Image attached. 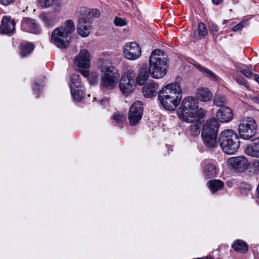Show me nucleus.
<instances>
[{"mask_svg":"<svg viewBox=\"0 0 259 259\" xmlns=\"http://www.w3.org/2000/svg\"><path fill=\"white\" fill-rule=\"evenodd\" d=\"M149 77L148 73L146 69H141L137 78L136 81L138 85H142L147 80Z\"/></svg>","mask_w":259,"mask_h":259,"instance_id":"31","label":"nucleus"},{"mask_svg":"<svg viewBox=\"0 0 259 259\" xmlns=\"http://www.w3.org/2000/svg\"><path fill=\"white\" fill-rule=\"evenodd\" d=\"M114 24L115 25L118 26H123L126 24V22L125 19L116 17L114 19Z\"/></svg>","mask_w":259,"mask_h":259,"instance_id":"39","label":"nucleus"},{"mask_svg":"<svg viewBox=\"0 0 259 259\" xmlns=\"http://www.w3.org/2000/svg\"><path fill=\"white\" fill-rule=\"evenodd\" d=\"M120 75L115 68L109 69V72L101 75V86L102 88L113 89L117 84Z\"/></svg>","mask_w":259,"mask_h":259,"instance_id":"9","label":"nucleus"},{"mask_svg":"<svg viewBox=\"0 0 259 259\" xmlns=\"http://www.w3.org/2000/svg\"><path fill=\"white\" fill-rule=\"evenodd\" d=\"M40 6L44 8L52 7L56 12L60 11L62 6V0H38Z\"/></svg>","mask_w":259,"mask_h":259,"instance_id":"22","label":"nucleus"},{"mask_svg":"<svg viewBox=\"0 0 259 259\" xmlns=\"http://www.w3.org/2000/svg\"><path fill=\"white\" fill-rule=\"evenodd\" d=\"M208 34V31L206 25L202 22L198 24V28L196 31L194 32V37L196 40L201 39L205 37Z\"/></svg>","mask_w":259,"mask_h":259,"instance_id":"25","label":"nucleus"},{"mask_svg":"<svg viewBox=\"0 0 259 259\" xmlns=\"http://www.w3.org/2000/svg\"><path fill=\"white\" fill-rule=\"evenodd\" d=\"M202 138L204 145L209 148H214L217 147V135L202 133Z\"/></svg>","mask_w":259,"mask_h":259,"instance_id":"24","label":"nucleus"},{"mask_svg":"<svg viewBox=\"0 0 259 259\" xmlns=\"http://www.w3.org/2000/svg\"><path fill=\"white\" fill-rule=\"evenodd\" d=\"M219 141L223 152L229 155L234 154L240 146V141L237 134L231 129L222 131L220 134Z\"/></svg>","mask_w":259,"mask_h":259,"instance_id":"6","label":"nucleus"},{"mask_svg":"<svg viewBox=\"0 0 259 259\" xmlns=\"http://www.w3.org/2000/svg\"><path fill=\"white\" fill-rule=\"evenodd\" d=\"M196 96L201 102H207L212 99V94L207 88H198L196 90Z\"/></svg>","mask_w":259,"mask_h":259,"instance_id":"23","label":"nucleus"},{"mask_svg":"<svg viewBox=\"0 0 259 259\" xmlns=\"http://www.w3.org/2000/svg\"><path fill=\"white\" fill-rule=\"evenodd\" d=\"M43 86V85L38 84V83H35V85L33 87V90L35 92H36L37 90H39L40 89V87Z\"/></svg>","mask_w":259,"mask_h":259,"instance_id":"47","label":"nucleus"},{"mask_svg":"<svg viewBox=\"0 0 259 259\" xmlns=\"http://www.w3.org/2000/svg\"><path fill=\"white\" fill-rule=\"evenodd\" d=\"M182 93L181 85L178 82L175 81L163 87L159 93L158 98L164 109L174 111L180 103Z\"/></svg>","mask_w":259,"mask_h":259,"instance_id":"1","label":"nucleus"},{"mask_svg":"<svg viewBox=\"0 0 259 259\" xmlns=\"http://www.w3.org/2000/svg\"><path fill=\"white\" fill-rule=\"evenodd\" d=\"M97 66L102 73L109 72V69L115 68L111 65V60L108 56L102 55L100 57L97 63Z\"/></svg>","mask_w":259,"mask_h":259,"instance_id":"20","label":"nucleus"},{"mask_svg":"<svg viewBox=\"0 0 259 259\" xmlns=\"http://www.w3.org/2000/svg\"><path fill=\"white\" fill-rule=\"evenodd\" d=\"M222 1V0H212V3L216 5L220 4Z\"/></svg>","mask_w":259,"mask_h":259,"instance_id":"49","label":"nucleus"},{"mask_svg":"<svg viewBox=\"0 0 259 259\" xmlns=\"http://www.w3.org/2000/svg\"><path fill=\"white\" fill-rule=\"evenodd\" d=\"M75 30L73 22L69 19L52 31L50 41L60 49L67 48L70 44L71 34Z\"/></svg>","mask_w":259,"mask_h":259,"instance_id":"4","label":"nucleus"},{"mask_svg":"<svg viewBox=\"0 0 259 259\" xmlns=\"http://www.w3.org/2000/svg\"><path fill=\"white\" fill-rule=\"evenodd\" d=\"M177 113L179 118L186 122H191L196 118H202L205 111L202 108H198V102L196 98L189 96L183 99Z\"/></svg>","mask_w":259,"mask_h":259,"instance_id":"2","label":"nucleus"},{"mask_svg":"<svg viewBox=\"0 0 259 259\" xmlns=\"http://www.w3.org/2000/svg\"><path fill=\"white\" fill-rule=\"evenodd\" d=\"M236 81L240 85H243L245 87L248 86L247 82L242 77L237 76L236 77Z\"/></svg>","mask_w":259,"mask_h":259,"instance_id":"42","label":"nucleus"},{"mask_svg":"<svg viewBox=\"0 0 259 259\" xmlns=\"http://www.w3.org/2000/svg\"><path fill=\"white\" fill-rule=\"evenodd\" d=\"M208 29L210 33L213 37H217L218 36V32L219 31V28L217 24L212 22L209 23Z\"/></svg>","mask_w":259,"mask_h":259,"instance_id":"38","label":"nucleus"},{"mask_svg":"<svg viewBox=\"0 0 259 259\" xmlns=\"http://www.w3.org/2000/svg\"><path fill=\"white\" fill-rule=\"evenodd\" d=\"M90 53L85 49L80 50L74 59L75 65L79 68L81 72L82 70L89 69L90 67Z\"/></svg>","mask_w":259,"mask_h":259,"instance_id":"12","label":"nucleus"},{"mask_svg":"<svg viewBox=\"0 0 259 259\" xmlns=\"http://www.w3.org/2000/svg\"><path fill=\"white\" fill-rule=\"evenodd\" d=\"M195 67L199 69L204 75L212 78H215L216 76L215 74L210 70L208 69L207 68H205V67H203L201 66V65L197 63L195 64Z\"/></svg>","mask_w":259,"mask_h":259,"instance_id":"36","label":"nucleus"},{"mask_svg":"<svg viewBox=\"0 0 259 259\" xmlns=\"http://www.w3.org/2000/svg\"><path fill=\"white\" fill-rule=\"evenodd\" d=\"M141 49L140 46L135 42H129L124 45L123 48L124 57L128 60H135L141 56Z\"/></svg>","mask_w":259,"mask_h":259,"instance_id":"10","label":"nucleus"},{"mask_svg":"<svg viewBox=\"0 0 259 259\" xmlns=\"http://www.w3.org/2000/svg\"><path fill=\"white\" fill-rule=\"evenodd\" d=\"M134 77L133 72L128 70L121 77L119 86L121 92L125 96L129 95L135 89Z\"/></svg>","mask_w":259,"mask_h":259,"instance_id":"8","label":"nucleus"},{"mask_svg":"<svg viewBox=\"0 0 259 259\" xmlns=\"http://www.w3.org/2000/svg\"><path fill=\"white\" fill-rule=\"evenodd\" d=\"M252 167L256 173H259V160H254L251 164Z\"/></svg>","mask_w":259,"mask_h":259,"instance_id":"41","label":"nucleus"},{"mask_svg":"<svg viewBox=\"0 0 259 259\" xmlns=\"http://www.w3.org/2000/svg\"><path fill=\"white\" fill-rule=\"evenodd\" d=\"M73 99L77 102H81L84 96V88H76L70 89Z\"/></svg>","mask_w":259,"mask_h":259,"instance_id":"27","label":"nucleus"},{"mask_svg":"<svg viewBox=\"0 0 259 259\" xmlns=\"http://www.w3.org/2000/svg\"><path fill=\"white\" fill-rule=\"evenodd\" d=\"M113 118L117 122H121L125 120V117L121 114H115L113 115Z\"/></svg>","mask_w":259,"mask_h":259,"instance_id":"40","label":"nucleus"},{"mask_svg":"<svg viewBox=\"0 0 259 259\" xmlns=\"http://www.w3.org/2000/svg\"><path fill=\"white\" fill-rule=\"evenodd\" d=\"M15 24L13 19L7 16H4L0 26V33L8 35L13 34L15 30Z\"/></svg>","mask_w":259,"mask_h":259,"instance_id":"14","label":"nucleus"},{"mask_svg":"<svg viewBox=\"0 0 259 259\" xmlns=\"http://www.w3.org/2000/svg\"><path fill=\"white\" fill-rule=\"evenodd\" d=\"M203 173L206 179L214 177L218 173L216 166L212 163H208L204 168Z\"/></svg>","mask_w":259,"mask_h":259,"instance_id":"26","label":"nucleus"},{"mask_svg":"<svg viewBox=\"0 0 259 259\" xmlns=\"http://www.w3.org/2000/svg\"><path fill=\"white\" fill-rule=\"evenodd\" d=\"M216 118L221 122H229L233 118L232 110L228 107H224L216 112Z\"/></svg>","mask_w":259,"mask_h":259,"instance_id":"17","label":"nucleus"},{"mask_svg":"<svg viewBox=\"0 0 259 259\" xmlns=\"http://www.w3.org/2000/svg\"><path fill=\"white\" fill-rule=\"evenodd\" d=\"M143 103L137 101L131 106L128 115L130 124L134 126L138 124L141 119L143 113Z\"/></svg>","mask_w":259,"mask_h":259,"instance_id":"11","label":"nucleus"},{"mask_svg":"<svg viewBox=\"0 0 259 259\" xmlns=\"http://www.w3.org/2000/svg\"><path fill=\"white\" fill-rule=\"evenodd\" d=\"M77 20V31L82 37L88 36L92 29L93 20L100 16V11L97 9H90L80 7L75 13Z\"/></svg>","mask_w":259,"mask_h":259,"instance_id":"3","label":"nucleus"},{"mask_svg":"<svg viewBox=\"0 0 259 259\" xmlns=\"http://www.w3.org/2000/svg\"><path fill=\"white\" fill-rule=\"evenodd\" d=\"M219 123L215 118L207 120L203 125L202 133L218 135Z\"/></svg>","mask_w":259,"mask_h":259,"instance_id":"19","label":"nucleus"},{"mask_svg":"<svg viewBox=\"0 0 259 259\" xmlns=\"http://www.w3.org/2000/svg\"><path fill=\"white\" fill-rule=\"evenodd\" d=\"M34 47L32 44L29 43L22 45L20 55L23 58L30 54L33 51Z\"/></svg>","mask_w":259,"mask_h":259,"instance_id":"32","label":"nucleus"},{"mask_svg":"<svg viewBox=\"0 0 259 259\" xmlns=\"http://www.w3.org/2000/svg\"><path fill=\"white\" fill-rule=\"evenodd\" d=\"M14 1V0H0L1 3L4 6H8Z\"/></svg>","mask_w":259,"mask_h":259,"instance_id":"46","label":"nucleus"},{"mask_svg":"<svg viewBox=\"0 0 259 259\" xmlns=\"http://www.w3.org/2000/svg\"><path fill=\"white\" fill-rule=\"evenodd\" d=\"M252 198L255 199L256 203L259 204V195H254Z\"/></svg>","mask_w":259,"mask_h":259,"instance_id":"48","label":"nucleus"},{"mask_svg":"<svg viewBox=\"0 0 259 259\" xmlns=\"http://www.w3.org/2000/svg\"><path fill=\"white\" fill-rule=\"evenodd\" d=\"M214 105L218 107L223 108L227 104V101L226 97L221 94H218L214 96L213 100Z\"/></svg>","mask_w":259,"mask_h":259,"instance_id":"33","label":"nucleus"},{"mask_svg":"<svg viewBox=\"0 0 259 259\" xmlns=\"http://www.w3.org/2000/svg\"><path fill=\"white\" fill-rule=\"evenodd\" d=\"M199 119L196 118L194 121L192 122V123L190 126V131L193 136H197L200 134V122Z\"/></svg>","mask_w":259,"mask_h":259,"instance_id":"34","label":"nucleus"},{"mask_svg":"<svg viewBox=\"0 0 259 259\" xmlns=\"http://www.w3.org/2000/svg\"><path fill=\"white\" fill-rule=\"evenodd\" d=\"M227 164L240 171H244L248 169L249 166L248 160L244 156L230 157L227 160Z\"/></svg>","mask_w":259,"mask_h":259,"instance_id":"13","label":"nucleus"},{"mask_svg":"<svg viewBox=\"0 0 259 259\" xmlns=\"http://www.w3.org/2000/svg\"><path fill=\"white\" fill-rule=\"evenodd\" d=\"M81 74L85 77H87L91 84H97L99 81V75L97 72H89V69L82 70Z\"/></svg>","mask_w":259,"mask_h":259,"instance_id":"28","label":"nucleus"},{"mask_svg":"<svg viewBox=\"0 0 259 259\" xmlns=\"http://www.w3.org/2000/svg\"><path fill=\"white\" fill-rule=\"evenodd\" d=\"M232 248L236 251L245 253L248 250L247 244L243 241L237 240L232 245Z\"/></svg>","mask_w":259,"mask_h":259,"instance_id":"30","label":"nucleus"},{"mask_svg":"<svg viewBox=\"0 0 259 259\" xmlns=\"http://www.w3.org/2000/svg\"><path fill=\"white\" fill-rule=\"evenodd\" d=\"M82 87H83V85L80 81V77L79 75L76 74H73L71 78L70 88H78Z\"/></svg>","mask_w":259,"mask_h":259,"instance_id":"35","label":"nucleus"},{"mask_svg":"<svg viewBox=\"0 0 259 259\" xmlns=\"http://www.w3.org/2000/svg\"><path fill=\"white\" fill-rule=\"evenodd\" d=\"M238 189L241 193H248L251 190L252 188L249 184L241 182L238 187Z\"/></svg>","mask_w":259,"mask_h":259,"instance_id":"37","label":"nucleus"},{"mask_svg":"<svg viewBox=\"0 0 259 259\" xmlns=\"http://www.w3.org/2000/svg\"><path fill=\"white\" fill-rule=\"evenodd\" d=\"M244 27V23L243 22H241V23L238 24L236 26H235L232 30L234 32L239 31L242 30V29Z\"/></svg>","mask_w":259,"mask_h":259,"instance_id":"43","label":"nucleus"},{"mask_svg":"<svg viewBox=\"0 0 259 259\" xmlns=\"http://www.w3.org/2000/svg\"><path fill=\"white\" fill-rule=\"evenodd\" d=\"M158 84L154 81H150L145 85L143 89L144 96L146 98H152L157 94V90L158 89Z\"/></svg>","mask_w":259,"mask_h":259,"instance_id":"21","label":"nucleus"},{"mask_svg":"<svg viewBox=\"0 0 259 259\" xmlns=\"http://www.w3.org/2000/svg\"><path fill=\"white\" fill-rule=\"evenodd\" d=\"M249 98L254 103L259 104V95L256 96L249 95Z\"/></svg>","mask_w":259,"mask_h":259,"instance_id":"45","label":"nucleus"},{"mask_svg":"<svg viewBox=\"0 0 259 259\" xmlns=\"http://www.w3.org/2000/svg\"><path fill=\"white\" fill-rule=\"evenodd\" d=\"M240 72L243 74H244L246 77H247L248 78H250L252 76V72L248 70L247 69H240Z\"/></svg>","mask_w":259,"mask_h":259,"instance_id":"44","label":"nucleus"},{"mask_svg":"<svg viewBox=\"0 0 259 259\" xmlns=\"http://www.w3.org/2000/svg\"><path fill=\"white\" fill-rule=\"evenodd\" d=\"M39 18L47 28H52L59 21V17L54 13H42L39 15Z\"/></svg>","mask_w":259,"mask_h":259,"instance_id":"15","label":"nucleus"},{"mask_svg":"<svg viewBox=\"0 0 259 259\" xmlns=\"http://www.w3.org/2000/svg\"><path fill=\"white\" fill-rule=\"evenodd\" d=\"M257 125L255 120L250 117H243L240 120L238 133L240 138L249 140L254 136L256 132Z\"/></svg>","mask_w":259,"mask_h":259,"instance_id":"7","label":"nucleus"},{"mask_svg":"<svg viewBox=\"0 0 259 259\" xmlns=\"http://www.w3.org/2000/svg\"><path fill=\"white\" fill-rule=\"evenodd\" d=\"M167 68L166 56L164 52L159 49L153 50L149 62V72L151 76L155 79L162 78L166 75Z\"/></svg>","mask_w":259,"mask_h":259,"instance_id":"5","label":"nucleus"},{"mask_svg":"<svg viewBox=\"0 0 259 259\" xmlns=\"http://www.w3.org/2000/svg\"><path fill=\"white\" fill-rule=\"evenodd\" d=\"M244 153L249 156L259 158V137L252 140V143L247 145L244 149Z\"/></svg>","mask_w":259,"mask_h":259,"instance_id":"18","label":"nucleus"},{"mask_svg":"<svg viewBox=\"0 0 259 259\" xmlns=\"http://www.w3.org/2000/svg\"><path fill=\"white\" fill-rule=\"evenodd\" d=\"M207 185L212 193L222 189L224 186V183L219 180H211L208 182Z\"/></svg>","mask_w":259,"mask_h":259,"instance_id":"29","label":"nucleus"},{"mask_svg":"<svg viewBox=\"0 0 259 259\" xmlns=\"http://www.w3.org/2000/svg\"><path fill=\"white\" fill-rule=\"evenodd\" d=\"M227 22V20H225L223 21V24H225Z\"/></svg>","mask_w":259,"mask_h":259,"instance_id":"51","label":"nucleus"},{"mask_svg":"<svg viewBox=\"0 0 259 259\" xmlns=\"http://www.w3.org/2000/svg\"><path fill=\"white\" fill-rule=\"evenodd\" d=\"M254 80L259 83V75L257 74H254L253 75Z\"/></svg>","mask_w":259,"mask_h":259,"instance_id":"50","label":"nucleus"},{"mask_svg":"<svg viewBox=\"0 0 259 259\" xmlns=\"http://www.w3.org/2000/svg\"><path fill=\"white\" fill-rule=\"evenodd\" d=\"M22 29L23 30L38 34L40 32L39 26L34 20L30 18H25L22 22Z\"/></svg>","mask_w":259,"mask_h":259,"instance_id":"16","label":"nucleus"}]
</instances>
